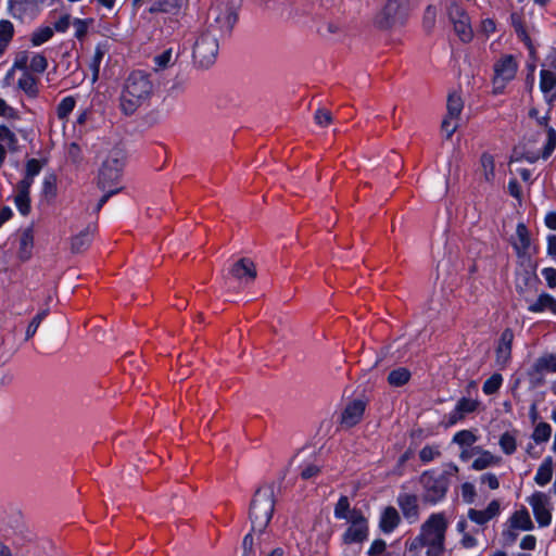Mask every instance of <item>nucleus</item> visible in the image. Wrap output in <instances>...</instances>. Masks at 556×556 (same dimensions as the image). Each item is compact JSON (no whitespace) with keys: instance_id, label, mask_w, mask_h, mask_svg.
<instances>
[{"instance_id":"nucleus-1","label":"nucleus","mask_w":556,"mask_h":556,"mask_svg":"<svg viewBox=\"0 0 556 556\" xmlns=\"http://www.w3.org/2000/svg\"><path fill=\"white\" fill-rule=\"evenodd\" d=\"M125 160V151L119 147H115L108 153L101 163V166L98 170V186L103 190L108 189V192L103 194L99 200L98 208H101L103 205H105L109 199L116 195L121 191V188L113 189V187L118 185L123 176Z\"/></svg>"},{"instance_id":"nucleus-2","label":"nucleus","mask_w":556,"mask_h":556,"mask_svg":"<svg viewBox=\"0 0 556 556\" xmlns=\"http://www.w3.org/2000/svg\"><path fill=\"white\" fill-rule=\"evenodd\" d=\"M152 83L142 72H134L127 78L121 96V109L126 115L134 114L137 109L150 98Z\"/></svg>"},{"instance_id":"nucleus-3","label":"nucleus","mask_w":556,"mask_h":556,"mask_svg":"<svg viewBox=\"0 0 556 556\" xmlns=\"http://www.w3.org/2000/svg\"><path fill=\"white\" fill-rule=\"evenodd\" d=\"M275 510V492L271 485L260 486L251 501L249 518L253 532L262 533L269 525Z\"/></svg>"},{"instance_id":"nucleus-4","label":"nucleus","mask_w":556,"mask_h":556,"mask_svg":"<svg viewBox=\"0 0 556 556\" xmlns=\"http://www.w3.org/2000/svg\"><path fill=\"white\" fill-rule=\"evenodd\" d=\"M17 76V86L27 94H35V55L27 51L16 53L12 68L8 72L4 83L11 85Z\"/></svg>"},{"instance_id":"nucleus-5","label":"nucleus","mask_w":556,"mask_h":556,"mask_svg":"<svg viewBox=\"0 0 556 556\" xmlns=\"http://www.w3.org/2000/svg\"><path fill=\"white\" fill-rule=\"evenodd\" d=\"M406 12L403 0H387L384 5L375 14L374 26L379 30H390L404 23Z\"/></svg>"},{"instance_id":"nucleus-6","label":"nucleus","mask_w":556,"mask_h":556,"mask_svg":"<svg viewBox=\"0 0 556 556\" xmlns=\"http://www.w3.org/2000/svg\"><path fill=\"white\" fill-rule=\"evenodd\" d=\"M447 16L459 40L464 43L470 42L473 38V29L466 10L457 2H451L447 7Z\"/></svg>"},{"instance_id":"nucleus-7","label":"nucleus","mask_w":556,"mask_h":556,"mask_svg":"<svg viewBox=\"0 0 556 556\" xmlns=\"http://www.w3.org/2000/svg\"><path fill=\"white\" fill-rule=\"evenodd\" d=\"M420 483L424 486V501L430 504L440 502L445 496L448 488V481L445 476H434L429 471L420 476Z\"/></svg>"},{"instance_id":"nucleus-8","label":"nucleus","mask_w":556,"mask_h":556,"mask_svg":"<svg viewBox=\"0 0 556 556\" xmlns=\"http://www.w3.org/2000/svg\"><path fill=\"white\" fill-rule=\"evenodd\" d=\"M446 529L447 521L444 515L433 514L422 525L419 541H421V544L445 543Z\"/></svg>"},{"instance_id":"nucleus-9","label":"nucleus","mask_w":556,"mask_h":556,"mask_svg":"<svg viewBox=\"0 0 556 556\" xmlns=\"http://www.w3.org/2000/svg\"><path fill=\"white\" fill-rule=\"evenodd\" d=\"M517 72V63L511 55L501 59L494 66L493 94H501L508 81L514 79Z\"/></svg>"},{"instance_id":"nucleus-10","label":"nucleus","mask_w":556,"mask_h":556,"mask_svg":"<svg viewBox=\"0 0 556 556\" xmlns=\"http://www.w3.org/2000/svg\"><path fill=\"white\" fill-rule=\"evenodd\" d=\"M350 526L342 535L344 544L362 543L368 538V522L363 513L354 508L352 516L346 520Z\"/></svg>"},{"instance_id":"nucleus-11","label":"nucleus","mask_w":556,"mask_h":556,"mask_svg":"<svg viewBox=\"0 0 556 556\" xmlns=\"http://www.w3.org/2000/svg\"><path fill=\"white\" fill-rule=\"evenodd\" d=\"M528 503L532 508L534 518L540 527H547L552 522V502L551 497L543 492H534Z\"/></svg>"},{"instance_id":"nucleus-12","label":"nucleus","mask_w":556,"mask_h":556,"mask_svg":"<svg viewBox=\"0 0 556 556\" xmlns=\"http://www.w3.org/2000/svg\"><path fill=\"white\" fill-rule=\"evenodd\" d=\"M35 175V159H30L26 166V176L23 180L17 184L16 193L14 195V203L18 208L30 207V194L29 189L33 184V177Z\"/></svg>"},{"instance_id":"nucleus-13","label":"nucleus","mask_w":556,"mask_h":556,"mask_svg":"<svg viewBox=\"0 0 556 556\" xmlns=\"http://www.w3.org/2000/svg\"><path fill=\"white\" fill-rule=\"evenodd\" d=\"M217 52V39L212 36L204 35L195 42L193 53L201 64L207 66L214 62Z\"/></svg>"},{"instance_id":"nucleus-14","label":"nucleus","mask_w":556,"mask_h":556,"mask_svg":"<svg viewBox=\"0 0 556 556\" xmlns=\"http://www.w3.org/2000/svg\"><path fill=\"white\" fill-rule=\"evenodd\" d=\"M365 403L361 400H354L349 403L340 415V426L344 429H350L357 425L364 415Z\"/></svg>"},{"instance_id":"nucleus-15","label":"nucleus","mask_w":556,"mask_h":556,"mask_svg":"<svg viewBox=\"0 0 556 556\" xmlns=\"http://www.w3.org/2000/svg\"><path fill=\"white\" fill-rule=\"evenodd\" d=\"M230 274L241 283L249 285L256 278V266L252 260L242 257L232 265Z\"/></svg>"},{"instance_id":"nucleus-16","label":"nucleus","mask_w":556,"mask_h":556,"mask_svg":"<svg viewBox=\"0 0 556 556\" xmlns=\"http://www.w3.org/2000/svg\"><path fill=\"white\" fill-rule=\"evenodd\" d=\"M514 341V332L511 329H505L500 338L496 348V363L502 367L506 366L511 357V346Z\"/></svg>"},{"instance_id":"nucleus-17","label":"nucleus","mask_w":556,"mask_h":556,"mask_svg":"<svg viewBox=\"0 0 556 556\" xmlns=\"http://www.w3.org/2000/svg\"><path fill=\"white\" fill-rule=\"evenodd\" d=\"M501 511V504L497 500H493L489 503L488 507L482 510L470 508L468 510V518L477 525H484L491 519L496 517Z\"/></svg>"},{"instance_id":"nucleus-18","label":"nucleus","mask_w":556,"mask_h":556,"mask_svg":"<svg viewBox=\"0 0 556 556\" xmlns=\"http://www.w3.org/2000/svg\"><path fill=\"white\" fill-rule=\"evenodd\" d=\"M96 230V225L90 224L85 229L80 230L71 240V251L74 254H80L85 252L90 245L92 235Z\"/></svg>"},{"instance_id":"nucleus-19","label":"nucleus","mask_w":556,"mask_h":556,"mask_svg":"<svg viewBox=\"0 0 556 556\" xmlns=\"http://www.w3.org/2000/svg\"><path fill=\"white\" fill-rule=\"evenodd\" d=\"M35 233L31 227L23 231L20 238L17 255L22 261H28L33 256Z\"/></svg>"},{"instance_id":"nucleus-20","label":"nucleus","mask_w":556,"mask_h":556,"mask_svg":"<svg viewBox=\"0 0 556 556\" xmlns=\"http://www.w3.org/2000/svg\"><path fill=\"white\" fill-rule=\"evenodd\" d=\"M397 505L400 506L403 515L407 519H416L418 516V500L414 494H400L397 497Z\"/></svg>"},{"instance_id":"nucleus-21","label":"nucleus","mask_w":556,"mask_h":556,"mask_svg":"<svg viewBox=\"0 0 556 556\" xmlns=\"http://www.w3.org/2000/svg\"><path fill=\"white\" fill-rule=\"evenodd\" d=\"M531 313L551 312L556 315V299L548 293H541L538 299L528 306Z\"/></svg>"},{"instance_id":"nucleus-22","label":"nucleus","mask_w":556,"mask_h":556,"mask_svg":"<svg viewBox=\"0 0 556 556\" xmlns=\"http://www.w3.org/2000/svg\"><path fill=\"white\" fill-rule=\"evenodd\" d=\"M511 529L521 531H531L534 529V525L531 520L529 511L523 507L516 510L508 520Z\"/></svg>"},{"instance_id":"nucleus-23","label":"nucleus","mask_w":556,"mask_h":556,"mask_svg":"<svg viewBox=\"0 0 556 556\" xmlns=\"http://www.w3.org/2000/svg\"><path fill=\"white\" fill-rule=\"evenodd\" d=\"M479 173L486 184H493L495 179V161L489 152H483L479 160Z\"/></svg>"},{"instance_id":"nucleus-24","label":"nucleus","mask_w":556,"mask_h":556,"mask_svg":"<svg viewBox=\"0 0 556 556\" xmlns=\"http://www.w3.org/2000/svg\"><path fill=\"white\" fill-rule=\"evenodd\" d=\"M58 178L55 174H47L41 182V204L42 205H50L52 204L51 200L55 198L58 192L56 187Z\"/></svg>"},{"instance_id":"nucleus-25","label":"nucleus","mask_w":556,"mask_h":556,"mask_svg":"<svg viewBox=\"0 0 556 556\" xmlns=\"http://www.w3.org/2000/svg\"><path fill=\"white\" fill-rule=\"evenodd\" d=\"M400 520L397 510L392 506H388L381 513L379 527L382 532L390 533L399 526Z\"/></svg>"},{"instance_id":"nucleus-26","label":"nucleus","mask_w":556,"mask_h":556,"mask_svg":"<svg viewBox=\"0 0 556 556\" xmlns=\"http://www.w3.org/2000/svg\"><path fill=\"white\" fill-rule=\"evenodd\" d=\"M549 70L541 71L540 88L546 93L556 86V54L551 56Z\"/></svg>"},{"instance_id":"nucleus-27","label":"nucleus","mask_w":556,"mask_h":556,"mask_svg":"<svg viewBox=\"0 0 556 556\" xmlns=\"http://www.w3.org/2000/svg\"><path fill=\"white\" fill-rule=\"evenodd\" d=\"M553 476V459L552 457H546L540 467L538 468L536 475L534 477V481L539 485H546L551 480Z\"/></svg>"},{"instance_id":"nucleus-28","label":"nucleus","mask_w":556,"mask_h":556,"mask_svg":"<svg viewBox=\"0 0 556 556\" xmlns=\"http://www.w3.org/2000/svg\"><path fill=\"white\" fill-rule=\"evenodd\" d=\"M536 121H538L539 125L546 127L547 142H546L543 153H542V157L546 159L552 154V152L554 151V149L556 147V131L553 127L547 126V121H548L547 115L539 117Z\"/></svg>"},{"instance_id":"nucleus-29","label":"nucleus","mask_w":556,"mask_h":556,"mask_svg":"<svg viewBox=\"0 0 556 556\" xmlns=\"http://www.w3.org/2000/svg\"><path fill=\"white\" fill-rule=\"evenodd\" d=\"M501 462V458L497 456H494L489 451H483L481 454L473 460L472 468L475 470H483L488 467L498 465Z\"/></svg>"},{"instance_id":"nucleus-30","label":"nucleus","mask_w":556,"mask_h":556,"mask_svg":"<svg viewBox=\"0 0 556 556\" xmlns=\"http://www.w3.org/2000/svg\"><path fill=\"white\" fill-rule=\"evenodd\" d=\"M410 379V371L405 367L393 369L388 376V382L392 387H402Z\"/></svg>"},{"instance_id":"nucleus-31","label":"nucleus","mask_w":556,"mask_h":556,"mask_svg":"<svg viewBox=\"0 0 556 556\" xmlns=\"http://www.w3.org/2000/svg\"><path fill=\"white\" fill-rule=\"evenodd\" d=\"M14 34L13 24L10 21H0V54L3 53Z\"/></svg>"},{"instance_id":"nucleus-32","label":"nucleus","mask_w":556,"mask_h":556,"mask_svg":"<svg viewBox=\"0 0 556 556\" xmlns=\"http://www.w3.org/2000/svg\"><path fill=\"white\" fill-rule=\"evenodd\" d=\"M464 108V102L459 94L451 93L447 98V115L459 118Z\"/></svg>"},{"instance_id":"nucleus-33","label":"nucleus","mask_w":556,"mask_h":556,"mask_svg":"<svg viewBox=\"0 0 556 556\" xmlns=\"http://www.w3.org/2000/svg\"><path fill=\"white\" fill-rule=\"evenodd\" d=\"M179 8V0H159L149 11L151 13H175Z\"/></svg>"},{"instance_id":"nucleus-34","label":"nucleus","mask_w":556,"mask_h":556,"mask_svg":"<svg viewBox=\"0 0 556 556\" xmlns=\"http://www.w3.org/2000/svg\"><path fill=\"white\" fill-rule=\"evenodd\" d=\"M518 242L515 243L517 250L525 252L530 247V235L525 224L519 223L516 228Z\"/></svg>"},{"instance_id":"nucleus-35","label":"nucleus","mask_w":556,"mask_h":556,"mask_svg":"<svg viewBox=\"0 0 556 556\" xmlns=\"http://www.w3.org/2000/svg\"><path fill=\"white\" fill-rule=\"evenodd\" d=\"M353 511L354 509H351L349 498L341 496L334 506V517L349 520Z\"/></svg>"},{"instance_id":"nucleus-36","label":"nucleus","mask_w":556,"mask_h":556,"mask_svg":"<svg viewBox=\"0 0 556 556\" xmlns=\"http://www.w3.org/2000/svg\"><path fill=\"white\" fill-rule=\"evenodd\" d=\"M10 10L14 15H23L24 13L31 11L35 0H9Z\"/></svg>"},{"instance_id":"nucleus-37","label":"nucleus","mask_w":556,"mask_h":556,"mask_svg":"<svg viewBox=\"0 0 556 556\" xmlns=\"http://www.w3.org/2000/svg\"><path fill=\"white\" fill-rule=\"evenodd\" d=\"M534 367L538 371L556 372V354L540 357Z\"/></svg>"},{"instance_id":"nucleus-38","label":"nucleus","mask_w":556,"mask_h":556,"mask_svg":"<svg viewBox=\"0 0 556 556\" xmlns=\"http://www.w3.org/2000/svg\"><path fill=\"white\" fill-rule=\"evenodd\" d=\"M551 433H552L551 426L546 422H540L534 428V431L532 433V439L536 443L546 442L551 438Z\"/></svg>"},{"instance_id":"nucleus-39","label":"nucleus","mask_w":556,"mask_h":556,"mask_svg":"<svg viewBox=\"0 0 556 556\" xmlns=\"http://www.w3.org/2000/svg\"><path fill=\"white\" fill-rule=\"evenodd\" d=\"M498 444L502 451L507 455L513 454L517 447L516 438L509 432H505L501 435Z\"/></svg>"},{"instance_id":"nucleus-40","label":"nucleus","mask_w":556,"mask_h":556,"mask_svg":"<svg viewBox=\"0 0 556 556\" xmlns=\"http://www.w3.org/2000/svg\"><path fill=\"white\" fill-rule=\"evenodd\" d=\"M503 377L500 374H493L483 384V392L485 394H494L502 386Z\"/></svg>"},{"instance_id":"nucleus-41","label":"nucleus","mask_w":556,"mask_h":556,"mask_svg":"<svg viewBox=\"0 0 556 556\" xmlns=\"http://www.w3.org/2000/svg\"><path fill=\"white\" fill-rule=\"evenodd\" d=\"M453 441L460 446H470L477 441V437L469 430H462L454 435Z\"/></svg>"},{"instance_id":"nucleus-42","label":"nucleus","mask_w":556,"mask_h":556,"mask_svg":"<svg viewBox=\"0 0 556 556\" xmlns=\"http://www.w3.org/2000/svg\"><path fill=\"white\" fill-rule=\"evenodd\" d=\"M0 143L9 147V150L15 149L16 137L15 135L4 125H0Z\"/></svg>"},{"instance_id":"nucleus-43","label":"nucleus","mask_w":556,"mask_h":556,"mask_svg":"<svg viewBox=\"0 0 556 556\" xmlns=\"http://www.w3.org/2000/svg\"><path fill=\"white\" fill-rule=\"evenodd\" d=\"M104 56V50L101 47H97L92 62H91V70H92V81L94 83L99 77V67L100 63Z\"/></svg>"},{"instance_id":"nucleus-44","label":"nucleus","mask_w":556,"mask_h":556,"mask_svg":"<svg viewBox=\"0 0 556 556\" xmlns=\"http://www.w3.org/2000/svg\"><path fill=\"white\" fill-rule=\"evenodd\" d=\"M477 406V401L463 397L458 401L456 408L465 416L466 414L475 412Z\"/></svg>"},{"instance_id":"nucleus-45","label":"nucleus","mask_w":556,"mask_h":556,"mask_svg":"<svg viewBox=\"0 0 556 556\" xmlns=\"http://www.w3.org/2000/svg\"><path fill=\"white\" fill-rule=\"evenodd\" d=\"M457 121L458 118L450 117L448 115H446L445 118L442 121L441 128L443 131L446 132L447 138H451L458 128Z\"/></svg>"},{"instance_id":"nucleus-46","label":"nucleus","mask_w":556,"mask_h":556,"mask_svg":"<svg viewBox=\"0 0 556 556\" xmlns=\"http://www.w3.org/2000/svg\"><path fill=\"white\" fill-rule=\"evenodd\" d=\"M439 455H440L439 448L434 447V446H430V445L422 447L421 451L419 452V457H420L421 462H424V463H429V462L433 460L435 457H438Z\"/></svg>"},{"instance_id":"nucleus-47","label":"nucleus","mask_w":556,"mask_h":556,"mask_svg":"<svg viewBox=\"0 0 556 556\" xmlns=\"http://www.w3.org/2000/svg\"><path fill=\"white\" fill-rule=\"evenodd\" d=\"M67 159L74 164H78L83 160L81 149L76 142L70 143Z\"/></svg>"},{"instance_id":"nucleus-48","label":"nucleus","mask_w":556,"mask_h":556,"mask_svg":"<svg viewBox=\"0 0 556 556\" xmlns=\"http://www.w3.org/2000/svg\"><path fill=\"white\" fill-rule=\"evenodd\" d=\"M172 60V49L164 51L162 54L155 56L154 62L156 64L155 71L164 70L168 66Z\"/></svg>"},{"instance_id":"nucleus-49","label":"nucleus","mask_w":556,"mask_h":556,"mask_svg":"<svg viewBox=\"0 0 556 556\" xmlns=\"http://www.w3.org/2000/svg\"><path fill=\"white\" fill-rule=\"evenodd\" d=\"M462 496H463V500L466 503H468V504L473 503V500H475V496H476L475 485L472 483L465 482L462 485Z\"/></svg>"},{"instance_id":"nucleus-50","label":"nucleus","mask_w":556,"mask_h":556,"mask_svg":"<svg viewBox=\"0 0 556 556\" xmlns=\"http://www.w3.org/2000/svg\"><path fill=\"white\" fill-rule=\"evenodd\" d=\"M427 556H442L445 551V544L444 543H430L426 544Z\"/></svg>"},{"instance_id":"nucleus-51","label":"nucleus","mask_w":556,"mask_h":556,"mask_svg":"<svg viewBox=\"0 0 556 556\" xmlns=\"http://www.w3.org/2000/svg\"><path fill=\"white\" fill-rule=\"evenodd\" d=\"M495 22L492 18H484L481 22L479 33H481L485 37H489L491 34L495 31Z\"/></svg>"},{"instance_id":"nucleus-52","label":"nucleus","mask_w":556,"mask_h":556,"mask_svg":"<svg viewBox=\"0 0 556 556\" xmlns=\"http://www.w3.org/2000/svg\"><path fill=\"white\" fill-rule=\"evenodd\" d=\"M315 121L321 126H327L332 122L331 113L327 110H318L315 114Z\"/></svg>"},{"instance_id":"nucleus-53","label":"nucleus","mask_w":556,"mask_h":556,"mask_svg":"<svg viewBox=\"0 0 556 556\" xmlns=\"http://www.w3.org/2000/svg\"><path fill=\"white\" fill-rule=\"evenodd\" d=\"M320 472V467L315 464H308L302 471L301 477L304 480L312 479Z\"/></svg>"},{"instance_id":"nucleus-54","label":"nucleus","mask_w":556,"mask_h":556,"mask_svg":"<svg viewBox=\"0 0 556 556\" xmlns=\"http://www.w3.org/2000/svg\"><path fill=\"white\" fill-rule=\"evenodd\" d=\"M481 483L486 484L491 490H496L500 486L497 477L494 473H484L480 478Z\"/></svg>"},{"instance_id":"nucleus-55","label":"nucleus","mask_w":556,"mask_h":556,"mask_svg":"<svg viewBox=\"0 0 556 556\" xmlns=\"http://www.w3.org/2000/svg\"><path fill=\"white\" fill-rule=\"evenodd\" d=\"M542 275L545 278L547 286L549 288L553 289L556 287V269L555 268H552V267L544 268L542 270Z\"/></svg>"},{"instance_id":"nucleus-56","label":"nucleus","mask_w":556,"mask_h":556,"mask_svg":"<svg viewBox=\"0 0 556 556\" xmlns=\"http://www.w3.org/2000/svg\"><path fill=\"white\" fill-rule=\"evenodd\" d=\"M386 542L381 539L375 540L368 551L369 556H378L386 549Z\"/></svg>"},{"instance_id":"nucleus-57","label":"nucleus","mask_w":556,"mask_h":556,"mask_svg":"<svg viewBox=\"0 0 556 556\" xmlns=\"http://www.w3.org/2000/svg\"><path fill=\"white\" fill-rule=\"evenodd\" d=\"M15 110L11 108L2 98H0V116L5 118H14Z\"/></svg>"},{"instance_id":"nucleus-58","label":"nucleus","mask_w":556,"mask_h":556,"mask_svg":"<svg viewBox=\"0 0 556 556\" xmlns=\"http://www.w3.org/2000/svg\"><path fill=\"white\" fill-rule=\"evenodd\" d=\"M74 105H75V101L73 98L64 99L59 106V115L60 116L66 115L74 109Z\"/></svg>"},{"instance_id":"nucleus-59","label":"nucleus","mask_w":556,"mask_h":556,"mask_svg":"<svg viewBox=\"0 0 556 556\" xmlns=\"http://www.w3.org/2000/svg\"><path fill=\"white\" fill-rule=\"evenodd\" d=\"M536 546V539L534 535L528 534L522 538L520 547L527 551H533Z\"/></svg>"},{"instance_id":"nucleus-60","label":"nucleus","mask_w":556,"mask_h":556,"mask_svg":"<svg viewBox=\"0 0 556 556\" xmlns=\"http://www.w3.org/2000/svg\"><path fill=\"white\" fill-rule=\"evenodd\" d=\"M73 25L75 28V36L79 39L83 38L86 35L88 28L86 22L81 20H75Z\"/></svg>"},{"instance_id":"nucleus-61","label":"nucleus","mask_w":556,"mask_h":556,"mask_svg":"<svg viewBox=\"0 0 556 556\" xmlns=\"http://www.w3.org/2000/svg\"><path fill=\"white\" fill-rule=\"evenodd\" d=\"M52 35H53V30L50 27L42 28L37 34V45L47 41L48 39H50L52 37Z\"/></svg>"},{"instance_id":"nucleus-62","label":"nucleus","mask_w":556,"mask_h":556,"mask_svg":"<svg viewBox=\"0 0 556 556\" xmlns=\"http://www.w3.org/2000/svg\"><path fill=\"white\" fill-rule=\"evenodd\" d=\"M460 543L465 548H471L477 545V540L472 535L464 533Z\"/></svg>"},{"instance_id":"nucleus-63","label":"nucleus","mask_w":556,"mask_h":556,"mask_svg":"<svg viewBox=\"0 0 556 556\" xmlns=\"http://www.w3.org/2000/svg\"><path fill=\"white\" fill-rule=\"evenodd\" d=\"M547 253L556 256V235H552L547 239Z\"/></svg>"},{"instance_id":"nucleus-64","label":"nucleus","mask_w":556,"mask_h":556,"mask_svg":"<svg viewBox=\"0 0 556 556\" xmlns=\"http://www.w3.org/2000/svg\"><path fill=\"white\" fill-rule=\"evenodd\" d=\"M545 224L548 228L556 230V212H549L545 217Z\"/></svg>"}]
</instances>
